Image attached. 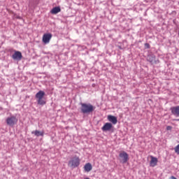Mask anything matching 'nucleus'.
I'll return each instance as SVG.
<instances>
[{
	"label": "nucleus",
	"mask_w": 179,
	"mask_h": 179,
	"mask_svg": "<svg viewBox=\"0 0 179 179\" xmlns=\"http://www.w3.org/2000/svg\"><path fill=\"white\" fill-rule=\"evenodd\" d=\"M95 110V107L91 103H80V111L83 114H90Z\"/></svg>",
	"instance_id": "nucleus-1"
},
{
	"label": "nucleus",
	"mask_w": 179,
	"mask_h": 179,
	"mask_svg": "<svg viewBox=\"0 0 179 179\" xmlns=\"http://www.w3.org/2000/svg\"><path fill=\"white\" fill-rule=\"evenodd\" d=\"M80 164V159L78 156L75 155L71 158L68 162V166L71 168L76 169Z\"/></svg>",
	"instance_id": "nucleus-2"
},
{
	"label": "nucleus",
	"mask_w": 179,
	"mask_h": 179,
	"mask_svg": "<svg viewBox=\"0 0 179 179\" xmlns=\"http://www.w3.org/2000/svg\"><path fill=\"white\" fill-rule=\"evenodd\" d=\"M45 93L44 91H39L35 95V98H36V100L38 101V105L39 106H45L46 104V101L43 100V97L45 96Z\"/></svg>",
	"instance_id": "nucleus-3"
},
{
	"label": "nucleus",
	"mask_w": 179,
	"mask_h": 179,
	"mask_svg": "<svg viewBox=\"0 0 179 179\" xmlns=\"http://www.w3.org/2000/svg\"><path fill=\"white\" fill-rule=\"evenodd\" d=\"M17 122L18 120L15 116L8 117L6 120V123L10 127H13L17 124Z\"/></svg>",
	"instance_id": "nucleus-4"
},
{
	"label": "nucleus",
	"mask_w": 179,
	"mask_h": 179,
	"mask_svg": "<svg viewBox=\"0 0 179 179\" xmlns=\"http://www.w3.org/2000/svg\"><path fill=\"white\" fill-rule=\"evenodd\" d=\"M119 157L120 158V162L122 164H126L129 161V155L124 151L119 154Z\"/></svg>",
	"instance_id": "nucleus-5"
},
{
	"label": "nucleus",
	"mask_w": 179,
	"mask_h": 179,
	"mask_svg": "<svg viewBox=\"0 0 179 179\" xmlns=\"http://www.w3.org/2000/svg\"><path fill=\"white\" fill-rule=\"evenodd\" d=\"M113 126L110 122H106L104 125L101 127V131L103 132L110 131L113 129Z\"/></svg>",
	"instance_id": "nucleus-6"
},
{
	"label": "nucleus",
	"mask_w": 179,
	"mask_h": 179,
	"mask_svg": "<svg viewBox=\"0 0 179 179\" xmlns=\"http://www.w3.org/2000/svg\"><path fill=\"white\" fill-rule=\"evenodd\" d=\"M52 37V34H45L42 37V41H43L45 44L49 43Z\"/></svg>",
	"instance_id": "nucleus-7"
},
{
	"label": "nucleus",
	"mask_w": 179,
	"mask_h": 179,
	"mask_svg": "<svg viewBox=\"0 0 179 179\" xmlns=\"http://www.w3.org/2000/svg\"><path fill=\"white\" fill-rule=\"evenodd\" d=\"M11 58L15 61H20L22 58V52L20 51H15V52L13 53V56H11Z\"/></svg>",
	"instance_id": "nucleus-8"
},
{
	"label": "nucleus",
	"mask_w": 179,
	"mask_h": 179,
	"mask_svg": "<svg viewBox=\"0 0 179 179\" xmlns=\"http://www.w3.org/2000/svg\"><path fill=\"white\" fill-rule=\"evenodd\" d=\"M150 167H155L157 166L158 159L152 155L150 156Z\"/></svg>",
	"instance_id": "nucleus-9"
},
{
	"label": "nucleus",
	"mask_w": 179,
	"mask_h": 179,
	"mask_svg": "<svg viewBox=\"0 0 179 179\" xmlns=\"http://www.w3.org/2000/svg\"><path fill=\"white\" fill-rule=\"evenodd\" d=\"M107 119L108 122L112 123L113 125H116L117 124V118L115 116L109 115H108Z\"/></svg>",
	"instance_id": "nucleus-10"
},
{
	"label": "nucleus",
	"mask_w": 179,
	"mask_h": 179,
	"mask_svg": "<svg viewBox=\"0 0 179 179\" xmlns=\"http://www.w3.org/2000/svg\"><path fill=\"white\" fill-rule=\"evenodd\" d=\"M172 115L179 117V106L171 108Z\"/></svg>",
	"instance_id": "nucleus-11"
},
{
	"label": "nucleus",
	"mask_w": 179,
	"mask_h": 179,
	"mask_svg": "<svg viewBox=\"0 0 179 179\" xmlns=\"http://www.w3.org/2000/svg\"><path fill=\"white\" fill-rule=\"evenodd\" d=\"M84 170L85 172L89 173L92 170V165L90 163H87L84 166Z\"/></svg>",
	"instance_id": "nucleus-12"
},
{
	"label": "nucleus",
	"mask_w": 179,
	"mask_h": 179,
	"mask_svg": "<svg viewBox=\"0 0 179 179\" xmlns=\"http://www.w3.org/2000/svg\"><path fill=\"white\" fill-rule=\"evenodd\" d=\"M59 12H61V8L59 6L55 7L52 9V10H50V13H52L53 15H56V14L59 13Z\"/></svg>",
	"instance_id": "nucleus-13"
},
{
	"label": "nucleus",
	"mask_w": 179,
	"mask_h": 179,
	"mask_svg": "<svg viewBox=\"0 0 179 179\" xmlns=\"http://www.w3.org/2000/svg\"><path fill=\"white\" fill-rule=\"evenodd\" d=\"M32 134L35 135V136H36V137L43 136L44 131H40L38 130H35V131H32Z\"/></svg>",
	"instance_id": "nucleus-14"
},
{
	"label": "nucleus",
	"mask_w": 179,
	"mask_h": 179,
	"mask_svg": "<svg viewBox=\"0 0 179 179\" xmlns=\"http://www.w3.org/2000/svg\"><path fill=\"white\" fill-rule=\"evenodd\" d=\"M175 153L179 155V144L174 148Z\"/></svg>",
	"instance_id": "nucleus-15"
},
{
	"label": "nucleus",
	"mask_w": 179,
	"mask_h": 179,
	"mask_svg": "<svg viewBox=\"0 0 179 179\" xmlns=\"http://www.w3.org/2000/svg\"><path fill=\"white\" fill-rule=\"evenodd\" d=\"M155 57L153 56L149 57L148 61L150 62H153Z\"/></svg>",
	"instance_id": "nucleus-16"
},
{
	"label": "nucleus",
	"mask_w": 179,
	"mask_h": 179,
	"mask_svg": "<svg viewBox=\"0 0 179 179\" xmlns=\"http://www.w3.org/2000/svg\"><path fill=\"white\" fill-rule=\"evenodd\" d=\"M172 129V127H171V126H168L167 127H166V130L167 131H171Z\"/></svg>",
	"instance_id": "nucleus-17"
},
{
	"label": "nucleus",
	"mask_w": 179,
	"mask_h": 179,
	"mask_svg": "<svg viewBox=\"0 0 179 179\" xmlns=\"http://www.w3.org/2000/svg\"><path fill=\"white\" fill-rule=\"evenodd\" d=\"M145 46L149 48L150 47L149 43H145Z\"/></svg>",
	"instance_id": "nucleus-18"
},
{
	"label": "nucleus",
	"mask_w": 179,
	"mask_h": 179,
	"mask_svg": "<svg viewBox=\"0 0 179 179\" xmlns=\"http://www.w3.org/2000/svg\"><path fill=\"white\" fill-rule=\"evenodd\" d=\"M169 179H177V178L175 176H171Z\"/></svg>",
	"instance_id": "nucleus-19"
},
{
	"label": "nucleus",
	"mask_w": 179,
	"mask_h": 179,
	"mask_svg": "<svg viewBox=\"0 0 179 179\" xmlns=\"http://www.w3.org/2000/svg\"><path fill=\"white\" fill-rule=\"evenodd\" d=\"M175 121L179 122V119H176Z\"/></svg>",
	"instance_id": "nucleus-20"
},
{
	"label": "nucleus",
	"mask_w": 179,
	"mask_h": 179,
	"mask_svg": "<svg viewBox=\"0 0 179 179\" xmlns=\"http://www.w3.org/2000/svg\"><path fill=\"white\" fill-rule=\"evenodd\" d=\"M84 179H90V178H84Z\"/></svg>",
	"instance_id": "nucleus-21"
},
{
	"label": "nucleus",
	"mask_w": 179,
	"mask_h": 179,
	"mask_svg": "<svg viewBox=\"0 0 179 179\" xmlns=\"http://www.w3.org/2000/svg\"><path fill=\"white\" fill-rule=\"evenodd\" d=\"M178 35H179V31H178Z\"/></svg>",
	"instance_id": "nucleus-22"
}]
</instances>
